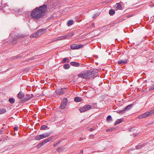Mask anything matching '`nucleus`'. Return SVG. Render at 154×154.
Here are the masks:
<instances>
[{"instance_id": "obj_1", "label": "nucleus", "mask_w": 154, "mask_h": 154, "mask_svg": "<svg viewBox=\"0 0 154 154\" xmlns=\"http://www.w3.org/2000/svg\"><path fill=\"white\" fill-rule=\"evenodd\" d=\"M47 9V6L45 4L39 8H36L31 12V18L35 20H38L45 15Z\"/></svg>"}, {"instance_id": "obj_2", "label": "nucleus", "mask_w": 154, "mask_h": 154, "mask_svg": "<svg viewBox=\"0 0 154 154\" xmlns=\"http://www.w3.org/2000/svg\"><path fill=\"white\" fill-rule=\"evenodd\" d=\"M154 114V110L152 109L139 115L137 118L140 119H142L146 118L149 116H152Z\"/></svg>"}, {"instance_id": "obj_3", "label": "nucleus", "mask_w": 154, "mask_h": 154, "mask_svg": "<svg viewBox=\"0 0 154 154\" xmlns=\"http://www.w3.org/2000/svg\"><path fill=\"white\" fill-rule=\"evenodd\" d=\"M45 32V29H41L38 30L37 32L34 34H32L30 35V37L31 38H33V37H36L38 36L41 35L43 34Z\"/></svg>"}, {"instance_id": "obj_4", "label": "nucleus", "mask_w": 154, "mask_h": 154, "mask_svg": "<svg viewBox=\"0 0 154 154\" xmlns=\"http://www.w3.org/2000/svg\"><path fill=\"white\" fill-rule=\"evenodd\" d=\"M85 73L86 79H89L91 78H92L94 76V71H91V70L90 71H87L85 72Z\"/></svg>"}, {"instance_id": "obj_5", "label": "nucleus", "mask_w": 154, "mask_h": 154, "mask_svg": "<svg viewBox=\"0 0 154 154\" xmlns=\"http://www.w3.org/2000/svg\"><path fill=\"white\" fill-rule=\"evenodd\" d=\"M68 90V89L67 88H61L60 89H56V92L57 95H60L65 92H67Z\"/></svg>"}, {"instance_id": "obj_6", "label": "nucleus", "mask_w": 154, "mask_h": 154, "mask_svg": "<svg viewBox=\"0 0 154 154\" xmlns=\"http://www.w3.org/2000/svg\"><path fill=\"white\" fill-rule=\"evenodd\" d=\"M91 108V105H85L83 107L80 108L79 110L80 112L82 113L90 109Z\"/></svg>"}, {"instance_id": "obj_7", "label": "nucleus", "mask_w": 154, "mask_h": 154, "mask_svg": "<svg viewBox=\"0 0 154 154\" xmlns=\"http://www.w3.org/2000/svg\"><path fill=\"white\" fill-rule=\"evenodd\" d=\"M84 47V45L81 44H72L70 46V48L72 49L75 50L78 49L79 48H82Z\"/></svg>"}, {"instance_id": "obj_8", "label": "nucleus", "mask_w": 154, "mask_h": 154, "mask_svg": "<svg viewBox=\"0 0 154 154\" xmlns=\"http://www.w3.org/2000/svg\"><path fill=\"white\" fill-rule=\"evenodd\" d=\"M138 130V128H137L133 127L129 128L128 131H129L132 132L134 134H133L132 135H134V137H136L137 136L138 134L137 133H135Z\"/></svg>"}, {"instance_id": "obj_9", "label": "nucleus", "mask_w": 154, "mask_h": 154, "mask_svg": "<svg viewBox=\"0 0 154 154\" xmlns=\"http://www.w3.org/2000/svg\"><path fill=\"white\" fill-rule=\"evenodd\" d=\"M67 99L66 98H65L63 100V101L61 103L60 108L61 109H63L66 106V105L67 103Z\"/></svg>"}, {"instance_id": "obj_10", "label": "nucleus", "mask_w": 154, "mask_h": 154, "mask_svg": "<svg viewBox=\"0 0 154 154\" xmlns=\"http://www.w3.org/2000/svg\"><path fill=\"white\" fill-rule=\"evenodd\" d=\"M70 64L74 66L75 67H82V65L81 63H77L75 62H71L70 63Z\"/></svg>"}, {"instance_id": "obj_11", "label": "nucleus", "mask_w": 154, "mask_h": 154, "mask_svg": "<svg viewBox=\"0 0 154 154\" xmlns=\"http://www.w3.org/2000/svg\"><path fill=\"white\" fill-rule=\"evenodd\" d=\"M64 35H63L61 36L58 37L54 38L53 39V41L52 42L57 41L58 40H62L63 39H65Z\"/></svg>"}, {"instance_id": "obj_12", "label": "nucleus", "mask_w": 154, "mask_h": 154, "mask_svg": "<svg viewBox=\"0 0 154 154\" xmlns=\"http://www.w3.org/2000/svg\"><path fill=\"white\" fill-rule=\"evenodd\" d=\"M32 95L31 94V95H28V96H27L25 98H24L23 100H20V101L21 103L24 102L25 101L29 100V99L31 98L32 97Z\"/></svg>"}, {"instance_id": "obj_13", "label": "nucleus", "mask_w": 154, "mask_h": 154, "mask_svg": "<svg viewBox=\"0 0 154 154\" xmlns=\"http://www.w3.org/2000/svg\"><path fill=\"white\" fill-rule=\"evenodd\" d=\"M53 138L52 137H50L48 138L47 139L43 141L42 142H41V143H43V144L44 145L45 143H47V142L51 141L52 140Z\"/></svg>"}, {"instance_id": "obj_14", "label": "nucleus", "mask_w": 154, "mask_h": 154, "mask_svg": "<svg viewBox=\"0 0 154 154\" xmlns=\"http://www.w3.org/2000/svg\"><path fill=\"white\" fill-rule=\"evenodd\" d=\"M114 8L118 9L121 10L122 8V7L121 5L119 3H116L114 6Z\"/></svg>"}, {"instance_id": "obj_15", "label": "nucleus", "mask_w": 154, "mask_h": 154, "mask_svg": "<svg viewBox=\"0 0 154 154\" xmlns=\"http://www.w3.org/2000/svg\"><path fill=\"white\" fill-rule=\"evenodd\" d=\"M17 97L19 99H22L24 97L25 94L21 91H20L19 93L17 94Z\"/></svg>"}, {"instance_id": "obj_16", "label": "nucleus", "mask_w": 154, "mask_h": 154, "mask_svg": "<svg viewBox=\"0 0 154 154\" xmlns=\"http://www.w3.org/2000/svg\"><path fill=\"white\" fill-rule=\"evenodd\" d=\"M51 134V133H47L41 135L42 139H43L48 137Z\"/></svg>"}, {"instance_id": "obj_17", "label": "nucleus", "mask_w": 154, "mask_h": 154, "mask_svg": "<svg viewBox=\"0 0 154 154\" xmlns=\"http://www.w3.org/2000/svg\"><path fill=\"white\" fill-rule=\"evenodd\" d=\"M78 76L79 78H82L86 79L85 72H82L81 73L79 74Z\"/></svg>"}, {"instance_id": "obj_18", "label": "nucleus", "mask_w": 154, "mask_h": 154, "mask_svg": "<svg viewBox=\"0 0 154 154\" xmlns=\"http://www.w3.org/2000/svg\"><path fill=\"white\" fill-rule=\"evenodd\" d=\"M73 34H74L73 33H70L66 35H64V36H65V39H66L68 38H69L72 37L73 36Z\"/></svg>"}, {"instance_id": "obj_19", "label": "nucleus", "mask_w": 154, "mask_h": 154, "mask_svg": "<svg viewBox=\"0 0 154 154\" xmlns=\"http://www.w3.org/2000/svg\"><path fill=\"white\" fill-rule=\"evenodd\" d=\"M22 57V55L21 54H20L19 55H18L15 56H14L13 57H12L11 58V60H13L14 59H16L18 58H20Z\"/></svg>"}, {"instance_id": "obj_20", "label": "nucleus", "mask_w": 154, "mask_h": 154, "mask_svg": "<svg viewBox=\"0 0 154 154\" xmlns=\"http://www.w3.org/2000/svg\"><path fill=\"white\" fill-rule=\"evenodd\" d=\"M123 121V119H117L114 123L115 125H117L121 123Z\"/></svg>"}, {"instance_id": "obj_21", "label": "nucleus", "mask_w": 154, "mask_h": 154, "mask_svg": "<svg viewBox=\"0 0 154 154\" xmlns=\"http://www.w3.org/2000/svg\"><path fill=\"white\" fill-rule=\"evenodd\" d=\"M40 129L41 130H43L48 129H49V128H48L47 125H43L41 126Z\"/></svg>"}, {"instance_id": "obj_22", "label": "nucleus", "mask_w": 154, "mask_h": 154, "mask_svg": "<svg viewBox=\"0 0 154 154\" xmlns=\"http://www.w3.org/2000/svg\"><path fill=\"white\" fill-rule=\"evenodd\" d=\"M145 145V144H141L140 145H137L136 146V149H141L142 147H143Z\"/></svg>"}, {"instance_id": "obj_23", "label": "nucleus", "mask_w": 154, "mask_h": 154, "mask_svg": "<svg viewBox=\"0 0 154 154\" xmlns=\"http://www.w3.org/2000/svg\"><path fill=\"white\" fill-rule=\"evenodd\" d=\"M74 101L76 102H80L82 101V99L79 97H76L75 98Z\"/></svg>"}, {"instance_id": "obj_24", "label": "nucleus", "mask_w": 154, "mask_h": 154, "mask_svg": "<svg viewBox=\"0 0 154 154\" xmlns=\"http://www.w3.org/2000/svg\"><path fill=\"white\" fill-rule=\"evenodd\" d=\"M69 59L68 58H65L63 59V60L62 61L63 63H69Z\"/></svg>"}, {"instance_id": "obj_25", "label": "nucleus", "mask_w": 154, "mask_h": 154, "mask_svg": "<svg viewBox=\"0 0 154 154\" xmlns=\"http://www.w3.org/2000/svg\"><path fill=\"white\" fill-rule=\"evenodd\" d=\"M115 13V11L113 9H110L109 11V14L110 15H113Z\"/></svg>"}, {"instance_id": "obj_26", "label": "nucleus", "mask_w": 154, "mask_h": 154, "mask_svg": "<svg viewBox=\"0 0 154 154\" xmlns=\"http://www.w3.org/2000/svg\"><path fill=\"white\" fill-rule=\"evenodd\" d=\"M73 21L72 20H69L67 22V24L68 26H70L73 24Z\"/></svg>"}, {"instance_id": "obj_27", "label": "nucleus", "mask_w": 154, "mask_h": 154, "mask_svg": "<svg viewBox=\"0 0 154 154\" xmlns=\"http://www.w3.org/2000/svg\"><path fill=\"white\" fill-rule=\"evenodd\" d=\"M63 67L65 69H68L70 68V65L69 64H65L64 65Z\"/></svg>"}, {"instance_id": "obj_28", "label": "nucleus", "mask_w": 154, "mask_h": 154, "mask_svg": "<svg viewBox=\"0 0 154 154\" xmlns=\"http://www.w3.org/2000/svg\"><path fill=\"white\" fill-rule=\"evenodd\" d=\"M6 109L5 108L0 109V114L5 113L6 112Z\"/></svg>"}, {"instance_id": "obj_29", "label": "nucleus", "mask_w": 154, "mask_h": 154, "mask_svg": "<svg viewBox=\"0 0 154 154\" xmlns=\"http://www.w3.org/2000/svg\"><path fill=\"white\" fill-rule=\"evenodd\" d=\"M42 139V137L41 135H37L35 136L34 138V139L35 140H39Z\"/></svg>"}, {"instance_id": "obj_30", "label": "nucleus", "mask_w": 154, "mask_h": 154, "mask_svg": "<svg viewBox=\"0 0 154 154\" xmlns=\"http://www.w3.org/2000/svg\"><path fill=\"white\" fill-rule=\"evenodd\" d=\"M9 101L11 104H13L15 102V99L14 98H10Z\"/></svg>"}, {"instance_id": "obj_31", "label": "nucleus", "mask_w": 154, "mask_h": 154, "mask_svg": "<svg viewBox=\"0 0 154 154\" xmlns=\"http://www.w3.org/2000/svg\"><path fill=\"white\" fill-rule=\"evenodd\" d=\"M112 120L111 116L110 115H109L106 118V121L108 122H110Z\"/></svg>"}, {"instance_id": "obj_32", "label": "nucleus", "mask_w": 154, "mask_h": 154, "mask_svg": "<svg viewBox=\"0 0 154 154\" xmlns=\"http://www.w3.org/2000/svg\"><path fill=\"white\" fill-rule=\"evenodd\" d=\"M118 63L120 65H121L122 63L125 64V61L120 60L118 61Z\"/></svg>"}, {"instance_id": "obj_33", "label": "nucleus", "mask_w": 154, "mask_h": 154, "mask_svg": "<svg viewBox=\"0 0 154 154\" xmlns=\"http://www.w3.org/2000/svg\"><path fill=\"white\" fill-rule=\"evenodd\" d=\"M132 106V104H130L128 105L126 107V110H129L131 108Z\"/></svg>"}, {"instance_id": "obj_34", "label": "nucleus", "mask_w": 154, "mask_h": 154, "mask_svg": "<svg viewBox=\"0 0 154 154\" xmlns=\"http://www.w3.org/2000/svg\"><path fill=\"white\" fill-rule=\"evenodd\" d=\"M125 108L123 109V110H119L117 111L118 113H119L120 114H122L124 112H125Z\"/></svg>"}, {"instance_id": "obj_35", "label": "nucleus", "mask_w": 154, "mask_h": 154, "mask_svg": "<svg viewBox=\"0 0 154 154\" xmlns=\"http://www.w3.org/2000/svg\"><path fill=\"white\" fill-rule=\"evenodd\" d=\"M63 150V148L62 147H59L57 149V151L59 152H60L62 151Z\"/></svg>"}, {"instance_id": "obj_36", "label": "nucleus", "mask_w": 154, "mask_h": 154, "mask_svg": "<svg viewBox=\"0 0 154 154\" xmlns=\"http://www.w3.org/2000/svg\"><path fill=\"white\" fill-rule=\"evenodd\" d=\"M154 89V85H152V86L149 88V91H152Z\"/></svg>"}, {"instance_id": "obj_37", "label": "nucleus", "mask_w": 154, "mask_h": 154, "mask_svg": "<svg viewBox=\"0 0 154 154\" xmlns=\"http://www.w3.org/2000/svg\"><path fill=\"white\" fill-rule=\"evenodd\" d=\"M43 143H39L37 147L38 148H40L41 147L42 145H43Z\"/></svg>"}, {"instance_id": "obj_38", "label": "nucleus", "mask_w": 154, "mask_h": 154, "mask_svg": "<svg viewBox=\"0 0 154 154\" xmlns=\"http://www.w3.org/2000/svg\"><path fill=\"white\" fill-rule=\"evenodd\" d=\"M17 38H14L13 41L12 42V43L14 44L17 41Z\"/></svg>"}, {"instance_id": "obj_39", "label": "nucleus", "mask_w": 154, "mask_h": 154, "mask_svg": "<svg viewBox=\"0 0 154 154\" xmlns=\"http://www.w3.org/2000/svg\"><path fill=\"white\" fill-rule=\"evenodd\" d=\"M14 128L16 131H18V127H14Z\"/></svg>"}, {"instance_id": "obj_40", "label": "nucleus", "mask_w": 154, "mask_h": 154, "mask_svg": "<svg viewBox=\"0 0 154 154\" xmlns=\"http://www.w3.org/2000/svg\"><path fill=\"white\" fill-rule=\"evenodd\" d=\"M132 16V14H130L129 15H128L127 16V17H131V16Z\"/></svg>"}, {"instance_id": "obj_41", "label": "nucleus", "mask_w": 154, "mask_h": 154, "mask_svg": "<svg viewBox=\"0 0 154 154\" xmlns=\"http://www.w3.org/2000/svg\"><path fill=\"white\" fill-rule=\"evenodd\" d=\"M19 38L21 37V38H23L24 37V35H21V36H19V37H18Z\"/></svg>"}, {"instance_id": "obj_42", "label": "nucleus", "mask_w": 154, "mask_h": 154, "mask_svg": "<svg viewBox=\"0 0 154 154\" xmlns=\"http://www.w3.org/2000/svg\"><path fill=\"white\" fill-rule=\"evenodd\" d=\"M97 14H95L94 15L93 17V18H95L96 17V16H97Z\"/></svg>"}, {"instance_id": "obj_43", "label": "nucleus", "mask_w": 154, "mask_h": 154, "mask_svg": "<svg viewBox=\"0 0 154 154\" xmlns=\"http://www.w3.org/2000/svg\"><path fill=\"white\" fill-rule=\"evenodd\" d=\"M90 129V131H93V130H94V129H93V128H91L89 129Z\"/></svg>"}, {"instance_id": "obj_44", "label": "nucleus", "mask_w": 154, "mask_h": 154, "mask_svg": "<svg viewBox=\"0 0 154 154\" xmlns=\"http://www.w3.org/2000/svg\"><path fill=\"white\" fill-rule=\"evenodd\" d=\"M80 153H83V150H82L80 151Z\"/></svg>"}, {"instance_id": "obj_45", "label": "nucleus", "mask_w": 154, "mask_h": 154, "mask_svg": "<svg viewBox=\"0 0 154 154\" xmlns=\"http://www.w3.org/2000/svg\"><path fill=\"white\" fill-rule=\"evenodd\" d=\"M94 23H92V26H94Z\"/></svg>"}, {"instance_id": "obj_46", "label": "nucleus", "mask_w": 154, "mask_h": 154, "mask_svg": "<svg viewBox=\"0 0 154 154\" xmlns=\"http://www.w3.org/2000/svg\"><path fill=\"white\" fill-rule=\"evenodd\" d=\"M58 143H56V144H54V146H56Z\"/></svg>"}, {"instance_id": "obj_47", "label": "nucleus", "mask_w": 154, "mask_h": 154, "mask_svg": "<svg viewBox=\"0 0 154 154\" xmlns=\"http://www.w3.org/2000/svg\"><path fill=\"white\" fill-rule=\"evenodd\" d=\"M109 131V129H107L106 131Z\"/></svg>"}, {"instance_id": "obj_48", "label": "nucleus", "mask_w": 154, "mask_h": 154, "mask_svg": "<svg viewBox=\"0 0 154 154\" xmlns=\"http://www.w3.org/2000/svg\"><path fill=\"white\" fill-rule=\"evenodd\" d=\"M1 133V131L0 130V134Z\"/></svg>"}]
</instances>
